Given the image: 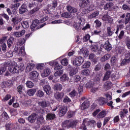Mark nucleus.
Returning <instances> with one entry per match:
<instances>
[{
	"mask_svg": "<svg viewBox=\"0 0 130 130\" xmlns=\"http://www.w3.org/2000/svg\"><path fill=\"white\" fill-rule=\"evenodd\" d=\"M17 61L19 64L17 65V63L14 61H10L8 62L9 66V71L12 74H18L20 72H22L25 69V66L23 63V59L21 57L17 59Z\"/></svg>",
	"mask_w": 130,
	"mask_h": 130,
	"instance_id": "obj_1",
	"label": "nucleus"
},
{
	"mask_svg": "<svg viewBox=\"0 0 130 130\" xmlns=\"http://www.w3.org/2000/svg\"><path fill=\"white\" fill-rule=\"evenodd\" d=\"M14 52L19 56H25L26 55L24 46H22L21 48L15 47L14 49Z\"/></svg>",
	"mask_w": 130,
	"mask_h": 130,
	"instance_id": "obj_2",
	"label": "nucleus"
},
{
	"mask_svg": "<svg viewBox=\"0 0 130 130\" xmlns=\"http://www.w3.org/2000/svg\"><path fill=\"white\" fill-rule=\"evenodd\" d=\"M63 125L67 128H70V127H76L77 125V121L75 120H66L63 123Z\"/></svg>",
	"mask_w": 130,
	"mask_h": 130,
	"instance_id": "obj_3",
	"label": "nucleus"
},
{
	"mask_svg": "<svg viewBox=\"0 0 130 130\" xmlns=\"http://www.w3.org/2000/svg\"><path fill=\"white\" fill-rule=\"evenodd\" d=\"M85 61L84 57L82 56H79L74 59L73 61V64L75 67H80L82 65V63Z\"/></svg>",
	"mask_w": 130,
	"mask_h": 130,
	"instance_id": "obj_4",
	"label": "nucleus"
},
{
	"mask_svg": "<svg viewBox=\"0 0 130 130\" xmlns=\"http://www.w3.org/2000/svg\"><path fill=\"white\" fill-rule=\"evenodd\" d=\"M95 9H96L95 5L93 4H91L90 5L88 4L86 9H84L82 10V13L84 14H89L90 12H92V11H94Z\"/></svg>",
	"mask_w": 130,
	"mask_h": 130,
	"instance_id": "obj_5",
	"label": "nucleus"
},
{
	"mask_svg": "<svg viewBox=\"0 0 130 130\" xmlns=\"http://www.w3.org/2000/svg\"><path fill=\"white\" fill-rule=\"evenodd\" d=\"M48 63L49 64H50V66L54 67L55 71H57L58 70H61V69L63 68L62 66L58 64V62H57V61H51L50 62H49Z\"/></svg>",
	"mask_w": 130,
	"mask_h": 130,
	"instance_id": "obj_6",
	"label": "nucleus"
},
{
	"mask_svg": "<svg viewBox=\"0 0 130 130\" xmlns=\"http://www.w3.org/2000/svg\"><path fill=\"white\" fill-rule=\"evenodd\" d=\"M55 99L57 100L59 102L62 101V99L64 97V93L63 92H56L54 94Z\"/></svg>",
	"mask_w": 130,
	"mask_h": 130,
	"instance_id": "obj_7",
	"label": "nucleus"
},
{
	"mask_svg": "<svg viewBox=\"0 0 130 130\" xmlns=\"http://www.w3.org/2000/svg\"><path fill=\"white\" fill-rule=\"evenodd\" d=\"M87 124V125H90L91 126H94L95 124H96V121L94 120H89L88 119H84L83 121V124L85 125V124Z\"/></svg>",
	"mask_w": 130,
	"mask_h": 130,
	"instance_id": "obj_8",
	"label": "nucleus"
},
{
	"mask_svg": "<svg viewBox=\"0 0 130 130\" xmlns=\"http://www.w3.org/2000/svg\"><path fill=\"white\" fill-rule=\"evenodd\" d=\"M102 20L103 21H105L106 22H108V23H110V24H113V19L111 17H110L108 14H105L103 15L102 17Z\"/></svg>",
	"mask_w": 130,
	"mask_h": 130,
	"instance_id": "obj_9",
	"label": "nucleus"
},
{
	"mask_svg": "<svg viewBox=\"0 0 130 130\" xmlns=\"http://www.w3.org/2000/svg\"><path fill=\"white\" fill-rule=\"evenodd\" d=\"M68 111V107L66 106H61L59 109V116H63Z\"/></svg>",
	"mask_w": 130,
	"mask_h": 130,
	"instance_id": "obj_10",
	"label": "nucleus"
},
{
	"mask_svg": "<svg viewBox=\"0 0 130 130\" xmlns=\"http://www.w3.org/2000/svg\"><path fill=\"white\" fill-rule=\"evenodd\" d=\"M104 10H109L110 11H113L114 10V5L112 2L107 3L104 6Z\"/></svg>",
	"mask_w": 130,
	"mask_h": 130,
	"instance_id": "obj_11",
	"label": "nucleus"
},
{
	"mask_svg": "<svg viewBox=\"0 0 130 130\" xmlns=\"http://www.w3.org/2000/svg\"><path fill=\"white\" fill-rule=\"evenodd\" d=\"M37 117V114H36V113H32L28 117L27 119L29 122L34 123V122H35Z\"/></svg>",
	"mask_w": 130,
	"mask_h": 130,
	"instance_id": "obj_12",
	"label": "nucleus"
},
{
	"mask_svg": "<svg viewBox=\"0 0 130 130\" xmlns=\"http://www.w3.org/2000/svg\"><path fill=\"white\" fill-rule=\"evenodd\" d=\"M38 76H39V73H38L37 71H35L29 73V78H30L31 80H35V79L38 78Z\"/></svg>",
	"mask_w": 130,
	"mask_h": 130,
	"instance_id": "obj_13",
	"label": "nucleus"
},
{
	"mask_svg": "<svg viewBox=\"0 0 130 130\" xmlns=\"http://www.w3.org/2000/svg\"><path fill=\"white\" fill-rule=\"evenodd\" d=\"M38 104L40 106H41V107L45 108V107H48L50 106V102H49V101L44 100L42 102H39Z\"/></svg>",
	"mask_w": 130,
	"mask_h": 130,
	"instance_id": "obj_14",
	"label": "nucleus"
},
{
	"mask_svg": "<svg viewBox=\"0 0 130 130\" xmlns=\"http://www.w3.org/2000/svg\"><path fill=\"white\" fill-rule=\"evenodd\" d=\"M89 3H90L89 0H82L81 3L79 4V6L81 8V9H86Z\"/></svg>",
	"mask_w": 130,
	"mask_h": 130,
	"instance_id": "obj_15",
	"label": "nucleus"
},
{
	"mask_svg": "<svg viewBox=\"0 0 130 130\" xmlns=\"http://www.w3.org/2000/svg\"><path fill=\"white\" fill-rule=\"evenodd\" d=\"M98 16H99V11H96L92 14L88 15V18L89 19V20H93V19H97Z\"/></svg>",
	"mask_w": 130,
	"mask_h": 130,
	"instance_id": "obj_16",
	"label": "nucleus"
},
{
	"mask_svg": "<svg viewBox=\"0 0 130 130\" xmlns=\"http://www.w3.org/2000/svg\"><path fill=\"white\" fill-rule=\"evenodd\" d=\"M79 53V54H83V55H84V57H87V56L89 55V51H88V49L83 48L80 50Z\"/></svg>",
	"mask_w": 130,
	"mask_h": 130,
	"instance_id": "obj_17",
	"label": "nucleus"
},
{
	"mask_svg": "<svg viewBox=\"0 0 130 130\" xmlns=\"http://www.w3.org/2000/svg\"><path fill=\"white\" fill-rule=\"evenodd\" d=\"M40 21L38 19H35L32 21V23L30 26V29L31 31H34L35 30V28L37 27L39 25Z\"/></svg>",
	"mask_w": 130,
	"mask_h": 130,
	"instance_id": "obj_18",
	"label": "nucleus"
},
{
	"mask_svg": "<svg viewBox=\"0 0 130 130\" xmlns=\"http://www.w3.org/2000/svg\"><path fill=\"white\" fill-rule=\"evenodd\" d=\"M104 48L107 50V51H110L111 49H112V47L110 43H109V41H106L105 44L103 45Z\"/></svg>",
	"mask_w": 130,
	"mask_h": 130,
	"instance_id": "obj_19",
	"label": "nucleus"
},
{
	"mask_svg": "<svg viewBox=\"0 0 130 130\" xmlns=\"http://www.w3.org/2000/svg\"><path fill=\"white\" fill-rule=\"evenodd\" d=\"M27 11V5L24 4L19 8V14H24V13H26Z\"/></svg>",
	"mask_w": 130,
	"mask_h": 130,
	"instance_id": "obj_20",
	"label": "nucleus"
},
{
	"mask_svg": "<svg viewBox=\"0 0 130 130\" xmlns=\"http://www.w3.org/2000/svg\"><path fill=\"white\" fill-rule=\"evenodd\" d=\"M50 73H51V71L49 68H46L44 70L43 72L41 74V76L43 78H45L48 77L50 75Z\"/></svg>",
	"mask_w": 130,
	"mask_h": 130,
	"instance_id": "obj_21",
	"label": "nucleus"
},
{
	"mask_svg": "<svg viewBox=\"0 0 130 130\" xmlns=\"http://www.w3.org/2000/svg\"><path fill=\"white\" fill-rule=\"evenodd\" d=\"M43 89L47 95H50L51 94V87L50 86L48 85H45L43 87Z\"/></svg>",
	"mask_w": 130,
	"mask_h": 130,
	"instance_id": "obj_22",
	"label": "nucleus"
},
{
	"mask_svg": "<svg viewBox=\"0 0 130 130\" xmlns=\"http://www.w3.org/2000/svg\"><path fill=\"white\" fill-rule=\"evenodd\" d=\"M69 70H70V76H71V77H73V76L76 75V74L79 72L78 68H74L71 67H69Z\"/></svg>",
	"mask_w": 130,
	"mask_h": 130,
	"instance_id": "obj_23",
	"label": "nucleus"
},
{
	"mask_svg": "<svg viewBox=\"0 0 130 130\" xmlns=\"http://www.w3.org/2000/svg\"><path fill=\"white\" fill-rule=\"evenodd\" d=\"M89 101H85L81 105V109L82 110H85V109H87V108H89Z\"/></svg>",
	"mask_w": 130,
	"mask_h": 130,
	"instance_id": "obj_24",
	"label": "nucleus"
},
{
	"mask_svg": "<svg viewBox=\"0 0 130 130\" xmlns=\"http://www.w3.org/2000/svg\"><path fill=\"white\" fill-rule=\"evenodd\" d=\"M79 23L80 24L79 27H75L76 30H78V29H82V28H83V26L85 25V19L83 18H80L79 19Z\"/></svg>",
	"mask_w": 130,
	"mask_h": 130,
	"instance_id": "obj_25",
	"label": "nucleus"
},
{
	"mask_svg": "<svg viewBox=\"0 0 130 130\" xmlns=\"http://www.w3.org/2000/svg\"><path fill=\"white\" fill-rule=\"evenodd\" d=\"M55 118V114L52 113H48L46 116V120H53Z\"/></svg>",
	"mask_w": 130,
	"mask_h": 130,
	"instance_id": "obj_26",
	"label": "nucleus"
},
{
	"mask_svg": "<svg viewBox=\"0 0 130 130\" xmlns=\"http://www.w3.org/2000/svg\"><path fill=\"white\" fill-rule=\"evenodd\" d=\"M67 10L69 11V13H76L78 15L77 12L78 9L76 8L72 7V6L68 5L67 6Z\"/></svg>",
	"mask_w": 130,
	"mask_h": 130,
	"instance_id": "obj_27",
	"label": "nucleus"
},
{
	"mask_svg": "<svg viewBox=\"0 0 130 130\" xmlns=\"http://www.w3.org/2000/svg\"><path fill=\"white\" fill-rule=\"evenodd\" d=\"M25 33H26V30H25L24 29H23L21 31L14 32L13 35L14 36H15V37L19 38L23 36V35H24Z\"/></svg>",
	"mask_w": 130,
	"mask_h": 130,
	"instance_id": "obj_28",
	"label": "nucleus"
},
{
	"mask_svg": "<svg viewBox=\"0 0 130 130\" xmlns=\"http://www.w3.org/2000/svg\"><path fill=\"white\" fill-rule=\"evenodd\" d=\"M106 114H107V112L106 110H103L98 114L96 117L99 119L103 118L106 116Z\"/></svg>",
	"mask_w": 130,
	"mask_h": 130,
	"instance_id": "obj_29",
	"label": "nucleus"
},
{
	"mask_svg": "<svg viewBox=\"0 0 130 130\" xmlns=\"http://www.w3.org/2000/svg\"><path fill=\"white\" fill-rule=\"evenodd\" d=\"M60 80L61 82H65L66 83H67V82H69L70 78L67 74H64L62 76V77H60Z\"/></svg>",
	"mask_w": 130,
	"mask_h": 130,
	"instance_id": "obj_30",
	"label": "nucleus"
},
{
	"mask_svg": "<svg viewBox=\"0 0 130 130\" xmlns=\"http://www.w3.org/2000/svg\"><path fill=\"white\" fill-rule=\"evenodd\" d=\"M53 89L56 91H61L62 90V85L60 83H57L54 85Z\"/></svg>",
	"mask_w": 130,
	"mask_h": 130,
	"instance_id": "obj_31",
	"label": "nucleus"
},
{
	"mask_svg": "<svg viewBox=\"0 0 130 130\" xmlns=\"http://www.w3.org/2000/svg\"><path fill=\"white\" fill-rule=\"evenodd\" d=\"M111 57V55H110V54H107L101 58V61H102V62H104L106 61V60H108Z\"/></svg>",
	"mask_w": 130,
	"mask_h": 130,
	"instance_id": "obj_32",
	"label": "nucleus"
},
{
	"mask_svg": "<svg viewBox=\"0 0 130 130\" xmlns=\"http://www.w3.org/2000/svg\"><path fill=\"white\" fill-rule=\"evenodd\" d=\"M114 32H113V29H112V28L110 26H108L107 28V34L109 37H110V36H112L113 35V34Z\"/></svg>",
	"mask_w": 130,
	"mask_h": 130,
	"instance_id": "obj_33",
	"label": "nucleus"
},
{
	"mask_svg": "<svg viewBox=\"0 0 130 130\" xmlns=\"http://www.w3.org/2000/svg\"><path fill=\"white\" fill-rule=\"evenodd\" d=\"M6 130H15V124L12 123H9L6 126Z\"/></svg>",
	"mask_w": 130,
	"mask_h": 130,
	"instance_id": "obj_34",
	"label": "nucleus"
},
{
	"mask_svg": "<svg viewBox=\"0 0 130 130\" xmlns=\"http://www.w3.org/2000/svg\"><path fill=\"white\" fill-rule=\"evenodd\" d=\"M24 90H25V87L22 85H20L17 87V91L19 94H23Z\"/></svg>",
	"mask_w": 130,
	"mask_h": 130,
	"instance_id": "obj_35",
	"label": "nucleus"
},
{
	"mask_svg": "<svg viewBox=\"0 0 130 130\" xmlns=\"http://www.w3.org/2000/svg\"><path fill=\"white\" fill-rule=\"evenodd\" d=\"M36 91H37L36 88L30 89L27 91V95H28V96H34V94L36 93Z\"/></svg>",
	"mask_w": 130,
	"mask_h": 130,
	"instance_id": "obj_36",
	"label": "nucleus"
},
{
	"mask_svg": "<svg viewBox=\"0 0 130 130\" xmlns=\"http://www.w3.org/2000/svg\"><path fill=\"white\" fill-rule=\"evenodd\" d=\"M111 72L110 71H107L105 74L103 80L104 81H107L109 78L111 76Z\"/></svg>",
	"mask_w": 130,
	"mask_h": 130,
	"instance_id": "obj_37",
	"label": "nucleus"
},
{
	"mask_svg": "<svg viewBox=\"0 0 130 130\" xmlns=\"http://www.w3.org/2000/svg\"><path fill=\"white\" fill-rule=\"evenodd\" d=\"M112 85V84L110 82H106L104 85V88L105 90L106 91H107V90H109V88H110V87H111Z\"/></svg>",
	"mask_w": 130,
	"mask_h": 130,
	"instance_id": "obj_38",
	"label": "nucleus"
},
{
	"mask_svg": "<svg viewBox=\"0 0 130 130\" xmlns=\"http://www.w3.org/2000/svg\"><path fill=\"white\" fill-rule=\"evenodd\" d=\"M128 113V111H127V109H123L120 112V117H121V118H123V117L125 116V114H127V113Z\"/></svg>",
	"mask_w": 130,
	"mask_h": 130,
	"instance_id": "obj_39",
	"label": "nucleus"
},
{
	"mask_svg": "<svg viewBox=\"0 0 130 130\" xmlns=\"http://www.w3.org/2000/svg\"><path fill=\"white\" fill-rule=\"evenodd\" d=\"M63 74V70H60L58 71H57L55 73H54V76L56 78H59L61 75Z\"/></svg>",
	"mask_w": 130,
	"mask_h": 130,
	"instance_id": "obj_40",
	"label": "nucleus"
},
{
	"mask_svg": "<svg viewBox=\"0 0 130 130\" xmlns=\"http://www.w3.org/2000/svg\"><path fill=\"white\" fill-rule=\"evenodd\" d=\"M35 65L32 63H28L27 66L26 67V70L28 71V72H30L32 69H34Z\"/></svg>",
	"mask_w": 130,
	"mask_h": 130,
	"instance_id": "obj_41",
	"label": "nucleus"
},
{
	"mask_svg": "<svg viewBox=\"0 0 130 130\" xmlns=\"http://www.w3.org/2000/svg\"><path fill=\"white\" fill-rule=\"evenodd\" d=\"M100 50V48L98 46V45H93L91 46V51L93 52H98Z\"/></svg>",
	"mask_w": 130,
	"mask_h": 130,
	"instance_id": "obj_42",
	"label": "nucleus"
},
{
	"mask_svg": "<svg viewBox=\"0 0 130 130\" xmlns=\"http://www.w3.org/2000/svg\"><path fill=\"white\" fill-rule=\"evenodd\" d=\"M93 86H95V83L92 81H89L85 84L86 88H92Z\"/></svg>",
	"mask_w": 130,
	"mask_h": 130,
	"instance_id": "obj_43",
	"label": "nucleus"
},
{
	"mask_svg": "<svg viewBox=\"0 0 130 130\" xmlns=\"http://www.w3.org/2000/svg\"><path fill=\"white\" fill-rule=\"evenodd\" d=\"M13 43H14V38L11 37L7 41V44L9 48L12 46Z\"/></svg>",
	"mask_w": 130,
	"mask_h": 130,
	"instance_id": "obj_44",
	"label": "nucleus"
},
{
	"mask_svg": "<svg viewBox=\"0 0 130 130\" xmlns=\"http://www.w3.org/2000/svg\"><path fill=\"white\" fill-rule=\"evenodd\" d=\"M61 17H63V18H71L72 17V14H71V13L70 12H64L61 14Z\"/></svg>",
	"mask_w": 130,
	"mask_h": 130,
	"instance_id": "obj_45",
	"label": "nucleus"
},
{
	"mask_svg": "<svg viewBox=\"0 0 130 130\" xmlns=\"http://www.w3.org/2000/svg\"><path fill=\"white\" fill-rule=\"evenodd\" d=\"M90 73H91V72L88 69H84L82 70L81 74L83 76H89V75H90Z\"/></svg>",
	"mask_w": 130,
	"mask_h": 130,
	"instance_id": "obj_46",
	"label": "nucleus"
},
{
	"mask_svg": "<svg viewBox=\"0 0 130 130\" xmlns=\"http://www.w3.org/2000/svg\"><path fill=\"white\" fill-rule=\"evenodd\" d=\"M130 22V13H127L126 14V17H125V19L124 21V23L125 25L127 24V23Z\"/></svg>",
	"mask_w": 130,
	"mask_h": 130,
	"instance_id": "obj_47",
	"label": "nucleus"
},
{
	"mask_svg": "<svg viewBox=\"0 0 130 130\" xmlns=\"http://www.w3.org/2000/svg\"><path fill=\"white\" fill-rule=\"evenodd\" d=\"M116 62H117V58L115 56H113L111 58V63L112 66H114V64H116Z\"/></svg>",
	"mask_w": 130,
	"mask_h": 130,
	"instance_id": "obj_48",
	"label": "nucleus"
},
{
	"mask_svg": "<svg viewBox=\"0 0 130 130\" xmlns=\"http://www.w3.org/2000/svg\"><path fill=\"white\" fill-rule=\"evenodd\" d=\"M91 67V62L87 61L85 62L82 66L83 69H87Z\"/></svg>",
	"mask_w": 130,
	"mask_h": 130,
	"instance_id": "obj_49",
	"label": "nucleus"
},
{
	"mask_svg": "<svg viewBox=\"0 0 130 130\" xmlns=\"http://www.w3.org/2000/svg\"><path fill=\"white\" fill-rule=\"evenodd\" d=\"M69 95L70 97H72V98L74 97H76L77 95H79V93L76 91V90H73L72 91H71Z\"/></svg>",
	"mask_w": 130,
	"mask_h": 130,
	"instance_id": "obj_50",
	"label": "nucleus"
},
{
	"mask_svg": "<svg viewBox=\"0 0 130 130\" xmlns=\"http://www.w3.org/2000/svg\"><path fill=\"white\" fill-rule=\"evenodd\" d=\"M26 85L28 88H33L34 87V83L30 81H27Z\"/></svg>",
	"mask_w": 130,
	"mask_h": 130,
	"instance_id": "obj_51",
	"label": "nucleus"
},
{
	"mask_svg": "<svg viewBox=\"0 0 130 130\" xmlns=\"http://www.w3.org/2000/svg\"><path fill=\"white\" fill-rule=\"evenodd\" d=\"M99 102L101 105L104 104L105 103H106V102H107V101H106V99L104 98H100L99 99Z\"/></svg>",
	"mask_w": 130,
	"mask_h": 130,
	"instance_id": "obj_52",
	"label": "nucleus"
},
{
	"mask_svg": "<svg viewBox=\"0 0 130 130\" xmlns=\"http://www.w3.org/2000/svg\"><path fill=\"white\" fill-rule=\"evenodd\" d=\"M21 25L24 29H27V28L29 27V23L27 21H23L21 23Z\"/></svg>",
	"mask_w": 130,
	"mask_h": 130,
	"instance_id": "obj_53",
	"label": "nucleus"
},
{
	"mask_svg": "<svg viewBox=\"0 0 130 130\" xmlns=\"http://www.w3.org/2000/svg\"><path fill=\"white\" fill-rule=\"evenodd\" d=\"M37 95L38 97H43V96H44V92H43V91L41 90H39L37 92Z\"/></svg>",
	"mask_w": 130,
	"mask_h": 130,
	"instance_id": "obj_54",
	"label": "nucleus"
},
{
	"mask_svg": "<svg viewBox=\"0 0 130 130\" xmlns=\"http://www.w3.org/2000/svg\"><path fill=\"white\" fill-rule=\"evenodd\" d=\"M93 84H95V86H97L100 84V77H96L93 81Z\"/></svg>",
	"mask_w": 130,
	"mask_h": 130,
	"instance_id": "obj_55",
	"label": "nucleus"
},
{
	"mask_svg": "<svg viewBox=\"0 0 130 130\" xmlns=\"http://www.w3.org/2000/svg\"><path fill=\"white\" fill-rule=\"evenodd\" d=\"M117 30L115 32V34H118V32L119 31V29L121 30V29H123L124 27V26H123V24H120L119 25H117Z\"/></svg>",
	"mask_w": 130,
	"mask_h": 130,
	"instance_id": "obj_56",
	"label": "nucleus"
},
{
	"mask_svg": "<svg viewBox=\"0 0 130 130\" xmlns=\"http://www.w3.org/2000/svg\"><path fill=\"white\" fill-rule=\"evenodd\" d=\"M128 62H130V58L123 59L122 61L121 62V66H124V64H126Z\"/></svg>",
	"mask_w": 130,
	"mask_h": 130,
	"instance_id": "obj_57",
	"label": "nucleus"
},
{
	"mask_svg": "<svg viewBox=\"0 0 130 130\" xmlns=\"http://www.w3.org/2000/svg\"><path fill=\"white\" fill-rule=\"evenodd\" d=\"M38 121L40 123H45V120L43 116H41L38 118Z\"/></svg>",
	"mask_w": 130,
	"mask_h": 130,
	"instance_id": "obj_58",
	"label": "nucleus"
},
{
	"mask_svg": "<svg viewBox=\"0 0 130 130\" xmlns=\"http://www.w3.org/2000/svg\"><path fill=\"white\" fill-rule=\"evenodd\" d=\"M68 62L67 58H63L61 61V64H62V66H66L68 64Z\"/></svg>",
	"mask_w": 130,
	"mask_h": 130,
	"instance_id": "obj_59",
	"label": "nucleus"
},
{
	"mask_svg": "<svg viewBox=\"0 0 130 130\" xmlns=\"http://www.w3.org/2000/svg\"><path fill=\"white\" fill-rule=\"evenodd\" d=\"M9 99H11V95L7 94L2 99V101L6 102V101H8V100H9Z\"/></svg>",
	"mask_w": 130,
	"mask_h": 130,
	"instance_id": "obj_60",
	"label": "nucleus"
},
{
	"mask_svg": "<svg viewBox=\"0 0 130 130\" xmlns=\"http://www.w3.org/2000/svg\"><path fill=\"white\" fill-rule=\"evenodd\" d=\"M51 128L49 125H44L41 127L40 130H51Z\"/></svg>",
	"mask_w": 130,
	"mask_h": 130,
	"instance_id": "obj_61",
	"label": "nucleus"
},
{
	"mask_svg": "<svg viewBox=\"0 0 130 130\" xmlns=\"http://www.w3.org/2000/svg\"><path fill=\"white\" fill-rule=\"evenodd\" d=\"M44 68V64H38L37 65V69L39 71H41V70H43Z\"/></svg>",
	"mask_w": 130,
	"mask_h": 130,
	"instance_id": "obj_62",
	"label": "nucleus"
},
{
	"mask_svg": "<svg viewBox=\"0 0 130 130\" xmlns=\"http://www.w3.org/2000/svg\"><path fill=\"white\" fill-rule=\"evenodd\" d=\"M75 115V113L73 111H69L68 113L67 117L68 118H71V117H73Z\"/></svg>",
	"mask_w": 130,
	"mask_h": 130,
	"instance_id": "obj_63",
	"label": "nucleus"
},
{
	"mask_svg": "<svg viewBox=\"0 0 130 130\" xmlns=\"http://www.w3.org/2000/svg\"><path fill=\"white\" fill-rule=\"evenodd\" d=\"M13 55V51L10 50L6 53L7 57H12Z\"/></svg>",
	"mask_w": 130,
	"mask_h": 130,
	"instance_id": "obj_64",
	"label": "nucleus"
}]
</instances>
